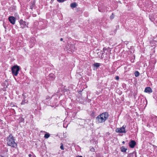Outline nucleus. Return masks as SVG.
I'll list each match as a JSON object with an SVG mask.
<instances>
[{
    "label": "nucleus",
    "mask_w": 157,
    "mask_h": 157,
    "mask_svg": "<svg viewBox=\"0 0 157 157\" xmlns=\"http://www.w3.org/2000/svg\"><path fill=\"white\" fill-rule=\"evenodd\" d=\"M90 151L92 152H94L95 151V149L93 147H91L90 148Z\"/></svg>",
    "instance_id": "nucleus-20"
},
{
    "label": "nucleus",
    "mask_w": 157,
    "mask_h": 157,
    "mask_svg": "<svg viewBox=\"0 0 157 157\" xmlns=\"http://www.w3.org/2000/svg\"><path fill=\"white\" fill-rule=\"evenodd\" d=\"M6 141L8 146L13 147H17V144L15 142L14 138L12 134H10L7 137Z\"/></svg>",
    "instance_id": "nucleus-2"
},
{
    "label": "nucleus",
    "mask_w": 157,
    "mask_h": 157,
    "mask_svg": "<svg viewBox=\"0 0 157 157\" xmlns=\"http://www.w3.org/2000/svg\"><path fill=\"white\" fill-rule=\"evenodd\" d=\"M77 5L75 2L71 3L70 5L71 7V8H75L77 7Z\"/></svg>",
    "instance_id": "nucleus-14"
},
{
    "label": "nucleus",
    "mask_w": 157,
    "mask_h": 157,
    "mask_svg": "<svg viewBox=\"0 0 157 157\" xmlns=\"http://www.w3.org/2000/svg\"><path fill=\"white\" fill-rule=\"evenodd\" d=\"M115 79L116 80H118L119 79V78L118 76H117L115 77Z\"/></svg>",
    "instance_id": "nucleus-25"
},
{
    "label": "nucleus",
    "mask_w": 157,
    "mask_h": 157,
    "mask_svg": "<svg viewBox=\"0 0 157 157\" xmlns=\"http://www.w3.org/2000/svg\"><path fill=\"white\" fill-rule=\"evenodd\" d=\"M114 17V15L113 13L112 14V15L110 16V18L111 19H113Z\"/></svg>",
    "instance_id": "nucleus-23"
},
{
    "label": "nucleus",
    "mask_w": 157,
    "mask_h": 157,
    "mask_svg": "<svg viewBox=\"0 0 157 157\" xmlns=\"http://www.w3.org/2000/svg\"><path fill=\"white\" fill-rule=\"evenodd\" d=\"M20 70V67L17 65H14L11 68L12 73L13 76H17Z\"/></svg>",
    "instance_id": "nucleus-3"
},
{
    "label": "nucleus",
    "mask_w": 157,
    "mask_h": 157,
    "mask_svg": "<svg viewBox=\"0 0 157 157\" xmlns=\"http://www.w3.org/2000/svg\"><path fill=\"white\" fill-rule=\"evenodd\" d=\"M8 19L10 22L12 24H14L15 23L16 19L13 16H10L8 18Z\"/></svg>",
    "instance_id": "nucleus-7"
},
{
    "label": "nucleus",
    "mask_w": 157,
    "mask_h": 157,
    "mask_svg": "<svg viewBox=\"0 0 157 157\" xmlns=\"http://www.w3.org/2000/svg\"><path fill=\"white\" fill-rule=\"evenodd\" d=\"M76 157H82V156L81 155H78Z\"/></svg>",
    "instance_id": "nucleus-31"
},
{
    "label": "nucleus",
    "mask_w": 157,
    "mask_h": 157,
    "mask_svg": "<svg viewBox=\"0 0 157 157\" xmlns=\"http://www.w3.org/2000/svg\"><path fill=\"white\" fill-rule=\"evenodd\" d=\"M0 157H4L3 156L0 155Z\"/></svg>",
    "instance_id": "nucleus-33"
},
{
    "label": "nucleus",
    "mask_w": 157,
    "mask_h": 157,
    "mask_svg": "<svg viewBox=\"0 0 157 157\" xmlns=\"http://www.w3.org/2000/svg\"><path fill=\"white\" fill-rule=\"evenodd\" d=\"M126 127V126L125 127L124 126V125L122 126V127L121 128H117L116 130V131L118 133H126V131L125 130V128Z\"/></svg>",
    "instance_id": "nucleus-5"
},
{
    "label": "nucleus",
    "mask_w": 157,
    "mask_h": 157,
    "mask_svg": "<svg viewBox=\"0 0 157 157\" xmlns=\"http://www.w3.org/2000/svg\"><path fill=\"white\" fill-rule=\"evenodd\" d=\"M136 77H137L140 75V73L138 71H136L134 73Z\"/></svg>",
    "instance_id": "nucleus-16"
},
{
    "label": "nucleus",
    "mask_w": 157,
    "mask_h": 157,
    "mask_svg": "<svg viewBox=\"0 0 157 157\" xmlns=\"http://www.w3.org/2000/svg\"><path fill=\"white\" fill-rule=\"evenodd\" d=\"M149 18L150 20L151 21H155V14L153 15V14H150L149 16Z\"/></svg>",
    "instance_id": "nucleus-9"
},
{
    "label": "nucleus",
    "mask_w": 157,
    "mask_h": 157,
    "mask_svg": "<svg viewBox=\"0 0 157 157\" xmlns=\"http://www.w3.org/2000/svg\"><path fill=\"white\" fill-rule=\"evenodd\" d=\"M19 120L20 122H22L24 121V119L22 118H20Z\"/></svg>",
    "instance_id": "nucleus-22"
},
{
    "label": "nucleus",
    "mask_w": 157,
    "mask_h": 157,
    "mask_svg": "<svg viewBox=\"0 0 157 157\" xmlns=\"http://www.w3.org/2000/svg\"><path fill=\"white\" fill-rule=\"evenodd\" d=\"M121 151L122 152H126V151L127 150V149L125 148L124 146H122L120 148Z\"/></svg>",
    "instance_id": "nucleus-15"
},
{
    "label": "nucleus",
    "mask_w": 157,
    "mask_h": 157,
    "mask_svg": "<svg viewBox=\"0 0 157 157\" xmlns=\"http://www.w3.org/2000/svg\"><path fill=\"white\" fill-rule=\"evenodd\" d=\"M33 45H30V47H33Z\"/></svg>",
    "instance_id": "nucleus-37"
},
{
    "label": "nucleus",
    "mask_w": 157,
    "mask_h": 157,
    "mask_svg": "<svg viewBox=\"0 0 157 157\" xmlns=\"http://www.w3.org/2000/svg\"><path fill=\"white\" fill-rule=\"evenodd\" d=\"M144 92L147 93H151L152 92V90L151 87H147L145 88Z\"/></svg>",
    "instance_id": "nucleus-11"
},
{
    "label": "nucleus",
    "mask_w": 157,
    "mask_h": 157,
    "mask_svg": "<svg viewBox=\"0 0 157 157\" xmlns=\"http://www.w3.org/2000/svg\"><path fill=\"white\" fill-rule=\"evenodd\" d=\"M63 40V38H61L60 39V40L61 41H62V40Z\"/></svg>",
    "instance_id": "nucleus-32"
},
{
    "label": "nucleus",
    "mask_w": 157,
    "mask_h": 157,
    "mask_svg": "<svg viewBox=\"0 0 157 157\" xmlns=\"http://www.w3.org/2000/svg\"><path fill=\"white\" fill-rule=\"evenodd\" d=\"M109 116V115L108 112L103 113L96 117V122L98 123H103L108 119Z\"/></svg>",
    "instance_id": "nucleus-1"
},
{
    "label": "nucleus",
    "mask_w": 157,
    "mask_h": 157,
    "mask_svg": "<svg viewBox=\"0 0 157 157\" xmlns=\"http://www.w3.org/2000/svg\"><path fill=\"white\" fill-rule=\"evenodd\" d=\"M124 143H125L124 141H123L122 142V143L123 144H124Z\"/></svg>",
    "instance_id": "nucleus-36"
},
{
    "label": "nucleus",
    "mask_w": 157,
    "mask_h": 157,
    "mask_svg": "<svg viewBox=\"0 0 157 157\" xmlns=\"http://www.w3.org/2000/svg\"><path fill=\"white\" fill-rule=\"evenodd\" d=\"M103 52H105V51L106 50V48H104L103 49Z\"/></svg>",
    "instance_id": "nucleus-27"
},
{
    "label": "nucleus",
    "mask_w": 157,
    "mask_h": 157,
    "mask_svg": "<svg viewBox=\"0 0 157 157\" xmlns=\"http://www.w3.org/2000/svg\"><path fill=\"white\" fill-rule=\"evenodd\" d=\"M94 112H92V114H94Z\"/></svg>",
    "instance_id": "nucleus-35"
},
{
    "label": "nucleus",
    "mask_w": 157,
    "mask_h": 157,
    "mask_svg": "<svg viewBox=\"0 0 157 157\" xmlns=\"http://www.w3.org/2000/svg\"><path fill=\"white\" fill-rule=\"evenodd\" d=\"M30 8H31V9H32V7L31 6V7H30Z\"/></svg>",
    "instance_id": "nucleus-39"
},
{
    "label": "nucleus",
    "mask_w": 157,
    "mask_h": 157,
    "mask_svg": "<svg viewBox=\"0 0 157 157\" xmlns=\"http://www.w3.org/2000/svg\"><path fill=\"white\" fill-rule=\"evenodd\" d=\"M155 18L156 19H155V21L157 23V14H155Z\"/></svg>",
    "instance_id": "nucleus-26"
},
{
    "label": "nucleus",
    "mask_w": 157,
    "mask_h": 157,
    "mask_svg": "<svg viewBox=\"0 0 157 157\" xmlns=\"http://www.w3.org/2000/svg\"><path fill=\"white\" fill-rule=\"evenodd\" d=\"M10 105L11 107H13V106H15L14 103L13 102L11 103H10Z\"/></svg>",
    "instance_id": "nucleus-21"
},
{
    "label": "nucleus",
    "mask_w": 157,
    "mask_h": 157,
    "mask_svg": "<svg viewBox=\"0 0 157 157\" xmlns=\"http://www.w3.org/2000/svg\"><path fill=\"white\" fill-rule=\"evenodd\" d=\"M29 157H31L32 155L31 154H29Z\"/></svg>",
    "instance_id": "nucleus-30"
},
{
    "label": "nucleus",
    "mask_w": 157,
    "mask_h": 157,
    "mask_svg": "<svg viewBox=\"0 0 157 157\" xmlns=\"http://www.w3.org/2000/svg\"><path fill=\"white\" fill-rule=\"evenodd\" d=\"M57 1L59 2H62L66 1V0H57Z\"/></svg>",
    "instance_id": "nucleus-24"
},
{
    "label": "nucleus",
    "mask_w": 157,
    "mask_h": 157,
    "mask_svg": "<svg viewBox=\"0 0 157 157\" xmlns=\"http://www.w3.org/2000/svg\"><path fill=\"white\" fill-rule=\"evenodd\" d=\"M15 6H13V9H15Z\"/></svg>",
    "instance_id": "nucleus-34"
},
{
    "label": "nucleus",
    "mask_w": 157,
    "mask_h": 157,
    "mask_svg": "<svg viewBox=\"0 0 157 157\" xmlns=\"http://www.w3.org/2000/svg\"><path fill=\"white\" fill-rule=\"evenodd\" d=\"M98 10L100 12H102L103 11L99 7L98 8Z\"/></svg>",
    "instance_id": "nucleus-28"
},
{
    "label": "nucleus",
    "mask_w": 157,
    "mask_h": 157,
    "mask_svg": "<svg viewBox=\"0 0 157 157\" xmlns=\"http://www.w3.org/2000/svg\"><path fill=\"white\" fill-rule=\"evenodd\" d=\"M127 157H137L136 152H133L128 154Z\"/></svg>",
    "instance_id": "nucleus-12"
},
{
    "label": "nucleus",
    "mask_w": 157,
    "mask_h": 157,
    "mask_svg": "<svg viewBox=\"0 0 157 157\" xmlns=\"http://www.w3.org/2000/svg\"><path fill=\"white\" fill-rule=\"evenodd\" d=\"M33 157H36L35 155L33 156Z\"/></svg>",
    "instance_id": "nucleus-38"
},
{
    "label": "nucleus",
    "mask_w": 157,
    "mask_h": 157,
    "mask_svg": "<svg viewBox=\"0 0 157 157\" xmlns=\"http://www.w3.org/2000/svg\"><path fill=\"white\" fill-rule=\"evenodd\" d=\"M50 98V97L49 96H47L46 97V100H48Z\"/></svg>",
    "instance_id": "nucleus-29"
},
{
    "label": "nucleus",
    "mask_w": 157,
    "mask_h": 157,
    "mask_svg": "<svg viewBox=\"0 0 157 157\" xmlns=\"http://www.w3.org/2000/svg\"><path fill=\"white\" fill-rule=\"evenodd\" d=\"M136 144V143L134 140H131L129 143V147L131 148H133Z\"/></svg>",
    "instance_id": "nucleus-8"
},
{
    "label": "nucleus",
    "mask_w": 157,
    "mask_h": 157,
    "mask_svg": "<svg viewBox=\"0 0 157 157\" xmlns=\"http://www.w3.org/2000/svg\"><path fill=\"white\" fill-rule=\"evenodd\" d=\"M60 148L62 150H63L64 149V147H63V144L62 143H61L60 144Z\"/></svg>",
    "instance_id": "nucleus-19"
},
{
    "label": "nucleus",
    "mask_w": 157,
    "mask_h": 157,
    "mask_svg": "<svg viewBox=\"0 0 157 157\" xmlns=\"http://www.w3.org/2000/svg\"><path fill=\"white\" fill-rule=\"evenodd\" d=\"M19 22L21 28L23 29L25 28L28 27V23L27 22H26L22 19L20 20Z\"/></svg>",
    "instance_id": "nucleus-4"
},
{
    "label": "nucleus",
    "mask_w": 157,
    "mask_h": 157,
    "mask_svg": "<svg viewBox=\"0 0 157 157\" xmlns=\"http://www.w3.org/2000/svg\"><path fill=\"white\" fill-rule=\"evenodd\" d=\"M103 54H104V53H103V52H102V55H103Z\"/></svg>",
    "instance_id": "nucleus-40"
},
{
    "label": "nucleus",
    "mask_w": 157,
    "mask_h": 157,
    "mask_svg": "<svg viewBox=\"0 0 157 157\" xmlns=\"http://www.w3.org/2000/svg\"><path fill=\"white\" fill-rule=\"evenodd\" d=\"M55 75L52 73H51L49 74V75L48 76V79L49 80L52 81L53 80L55 79Z\"/></svg>",
    "instance_id": "nucleus-10"
},
{
    "label": "nucleus",
    "mask_w": 157,
    "mask_h": 157,
    "mask_svg": "<svg viewBox=\"0 0 157 157\" xmlns=\"http://www.w3.org/2000/svg\"><path fill=\"white\" fill-rule=\"evenodd\" d=\"M94 67H98L100 66V63H95L94 64Z\"/></svg>",
    "instance_id": "nucleus-17"
},
{
    "label": "nucleus",
    "mask_w": 157,
    "mask_h": 157,
    "mask_svg": "<svg viewBox=\"0 0 157 157\" xmlns=\"http://www.w3.org/2000/svg\"><path fill=\"white\" fill-rule=\"evenodd\" d=\"M22 96L23 97L22 101L21 103V105H25L26 104H27L28 102V100L25 99L26 97L25 95V94L23 93L22 94Z\"/></svg>",
    "instance_id": "nucleus-6"
},
{
    "label": "nucleus",
    "mask_w": 157,
    "mask_h": 157,
    "mask_svg": "<svg viewBox=\"0 0 157 157\" xmlns=\"http://www.w3.org/2000/svg\"><path fill=\"white\" fill-rule=\"evenodd\" d=\"M50 136V134L48 133L45 134L44 136V137L45 138H48Z\"/></svg>",
    "instance_id": "nucleus-18"
},
{
    "label": "nucleus",
    "mask_w": 157,
    "mask_h": 157,
    "mask_svg": "<svg viewBox=\"0 0 157 157\" xmlns=\"http://www.w3.org/2000/svg\"><path fill=\"white\" fill-rule=\"evenodd\" d=\"M2 85L5 88L7 87L8 86V84L6 80H5V81L2 83Z\"/></svg>",
    "instance_id": "nucleus-13"
}]
</instances>
